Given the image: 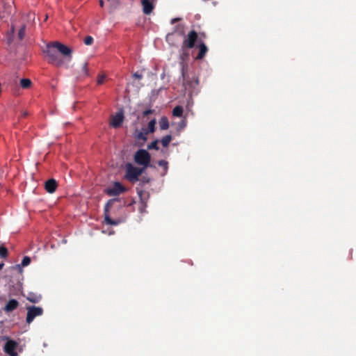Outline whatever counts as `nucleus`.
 I'll list each match as a JSON object with an SVG mask.
<instances>
[{"label":"nucleus","mask_w":356,"mask_h":356,"mask_svg":"<svg viewBox=\"0 0 356 356\" xmlns=\"http://www.w3.org/2000/svg\"><path fill=\"white\" fill-rule=\"evenodd\" d=\"M199 52L195 57V60H202L208 52V47L203 42H200L198 46Z\"/></svg>","instance_id":"14"},{"label":"nucleus","mask_w":356,"mask_h":356,"mask_svg":"<svg viewBox=\"0 0 356 356\" xmlns=\"http://www.w3.org/2000/svg\"><path fill=\"white\" fill-rule=\"evenodd\" d=\"M151 160L149 153L143 149H138L134 154V161L138 165L147 167Z\"/></svg>","instance_id":"5"},{"label":"nucleus","mask_w":356,"mask_h":356,"mask_svg":"<svg viewBox=\"0 0 356 356\" xmlns=\"http://www.w3.org/2000/svg\"><path fill=\"white\" fill-rule=\"evenodd\" d=\"M32 85V82L29 79H22L20 80V86L24 89L29 88Z\"/></svg>","instance_id":"22"},{"label":"nucleus","mask_w":356,"mask_h":356,"mask_svg":"<svg viewBox=\"0 0 356 356\" xmlns=\"http://www.w3.org/2000/svg\"><path fill=\"white\" fill-rule=\"evenodd\" d=\"M147 134H148L147 132H146V131L144 129H143V130L141 131H138L136 134V138H137L138 140H141L145 141L147 140Z\"/></svg>","instance_id":"24"},{"label":"nucleus","mask_w":356,"mask_h":356,"mask_svg":"<svg viewBox=\"0 0 356 356\" xmlns=\"http://www.w3.org/2000/svg\"><path fill=\"white\" fill-rule=\"evenodd\" d=\"M172 140L171 135H166L162 138L161 143L164 147H167Z\"/></svg>","instance_id":"23"},{"label":"nucleus","mask_w":356,"mask_h":356,"mask_svg":"<svg viewBox=\"0 0 356 356\" xmlns=\"http://www.w3.org/2000/svg\"><path fill=\"white\" fill-rule=\"evenodd\" d=\"M133 76L135 79H143V75L141 74H139L138 72H135Z\"/></svg>","instance_id":"34"},{"label":"nucleus","mask_w":356,"mask_h":356,"mask_svg":"<svg viewBox=\"0 0 356 356\" xmlns=\"http://www.w3.org/2000/svg\"><path fill=\"white\" fill-rule=\"evenodd\" d=\"M83 75L87 76L88 75V63L85 62L82 66Z\"/></svg>","instance_id":"31"},{"label":"nucleus","mask_w":356,"mask_h":356,"mask_svg":"<svg viewBox=\"0 0 356 356\" xmlns=\"http://www.w3.org/2000/svg\"><path fill=\"white\" fill-rule=\"evenodd\" d=\"M149 179H144V178H143V182H147H147H149Z\"/></svg>","instance_id":"39"},{"label":"nucleus","mask_w":356,"mask_h":356,"mask_svg":"<svg viewBox=\"0 0 356 356\" xmlns=\"http://www.w3.org/2000/svg\"><path fill=\"white\" fill-rule=\"evenodd\" d=\"M159 127L161 130H166L169 128V121L167 117L163 116L159 122Z\"/></svg>","instance_id":"17"},{"label":"nucleus","mask_w":356,"mask_h":356,"mask_svg":"<svg viewBox=\"0 0 356 356\" xmlns=\"http://www.w3.org/2000/svg\"><path fill=\"white\" fill-rule=\"evenodd\" d=\"M190 48H183L181 47V53L179 54V59L181 60V76L183 77V85L184 86L190 85V82L187 80L186 77V65L184 63L188 60L189 58V52L188 49Z\"/></svg>","instance_id":"2"},{"label":"nucleus","mask_w":356,"mask_h":356,"mask_svg":"<svg viewBox=\"0 0 356 356\" xmlns=\"http://www.w3.org/2000/svg\"><path fill=\"white\" fill-rule=\"evenodd\" d=\"M18 346V343L13 340H8L4 345L3 350L9 356H17L16 349Z\"/></svg>","instance_id":"8"},{"label":"nucleus","mask_w":356,"mask_h":356,"mask_svg":"<svg viewBox=\"0 0 356 356\" xmlns=\"http://www.w3.org/2000/svg\"><path fill=\"white\" fill-rule=\"evenodd\" d=\"M124 120V115L122 112H118L111 118V124L114 128L120 127Z\"/></svg>","instance_id":"11"},{"label":"nucleus","mask_w":356,"mask_h":356,"mask_svg":"<svg viewBox=\"0 0 356 356\" xmlns=\"http://www.w3.org/2000/svg\"><path fill=\"white\" fill-rule=\"evenodd\" d=\"M26 25H23L18 32V38L19 40H22L25 35Z\"/></svg>","instance_id":"28"},{"label":"nucleus","mask_w":356,"mask_h":356,"mask_svg":"<svg viewBox=\"0 0 356 356\" xmlns=\"http://www.w3.org/2000/svg\"><path fill=\"white\" fill-rule=\"evenodd\" d=\"M125 170V178L131 182L137 181L138 180L139 176L143 172V169L135 167L130 163L126 164Z\"/></svg>","instance_id":"3"},{"label":"nucleus","mask_w":356,"mask_h":356,"mask_svg":"<svg viewBox=\"0 0 356 356\" xmlns=\"http://www.w3.org/2000/svg\"><path fill=\"white\" fill-rule=\"evenodd\" d=\"M42 52L45 55L48 63L56 67H60L63 64V60L60 55L67 56L70 59L72 57V49L57 41L47 44Z\"/></svg>","instance_id":"1"},{"label":"nucleus","mask_w":356,"mask_h":356,"mask_svg":"<svg viewBox=\"0 0 356 356\" xmlns=\"http://www.w3.org/2000/svg\"><path fill=\"white\" fill-rule=\"evenodd\" d=\"M8 255V249L3 245H0V257H1V258L6 259V258H7Z\"/></svg>","instance_id":"26"},{"label":"nucleus","mask_w":356,"mask_h":356,"mask_svg":"<svg viewBox=\"0 0 356 356\" xmlns=\"http://www.w3.org/2000/svg\"><path fill=\"white\" fill-rule=\"evenodd\" d=\"M93 38L92 36H86L84 39V43L86 45H91L93 42Z\"/></svg>","instance_id":"30"},{"label":"nucleus","mask_w":356,"mask_h":356,"mask_svg":"<svg viewBox=\"0 0 356 356\" xmlns=\"http://www.w3.org/2000/svg\"><path fill=\"white\" fill-rule=\"evenodd\" d=\"M153 0H142L141 3L143 6V11L145 15H149L154 6L153 5Z\"/></svg>","instance_id":"13"},{"label":"nucleus","mask_w":356,"mask_h":356,"mask_svg":"<svg viewBox=\"0 0 356 356\" xmlns=\"http://www.w3.org/2000/svg\"><path fill=\"white\" fill-rule=\"evenodd\" d=\"M19 302L15 299H10L5 305L3 309L6 312H12L19 307Z\"/></svg>","instance_id":"15"},{"label":"nucleus","mask_w":356,"mask_h":356,"mask_svg":"<svg viewBox=\"0 0 356 356\" xmlns=\"http://www.w3.org/2000/svg\"><path fill=\"white\" fill-rule=\"evenodd\" d=\"M198 42L200 43V40L198 38V34L197 33L194 31L191 30L188 33V34L185 36L183 42H182V47L184 48H190L192 49L195 47V43Z\"/></svg>","instance_id":"6"},{"label":"nucleus","mask_w":356,"mask_h":356,"mask_svg":"<svg viewBox=\"0 0 356 356\" xmlns=\"http://www.w3.org/2000/svg\"><path fill=\"white\" fill-rule=\"evenodd\" d=\"M30 263H31V258L28 256H25L22 261L21 265H16L13 268H17L20 269L21 266H23V267L27 266L28 265L30 264Z\"/></svg>","instance_id":"25"},{"label":"nucleus","mask_w":356,"mask_h":356,"mask_svg":"<svg viewBox=\"0 0 356 356\" xmlns=\"http://www.w3.org/2000/svg\"><path fill=\"white\" fill-rule=\"evenodd\" d=\"M15 27L12 26L10 30L6 33V42L8 45H10L14 40Z\"/></svg>","instance_id":"16"},{"label":"nucleus","mask_w":356,"mask_h":356,"mask_svg":"<svg viewBox=\"0 0 356 356\" xmlns=\"http://www.w3.org/2000/svg\"><path fill=\"white\" fill-rule=\"evenodd\" d=\"M181 29V30H180V32H179L180 35H182V34L184 33V31H183V26L178 25V26H177V29Z\"/></svg>","instance_id":"35"},{"label":"nucleus","mask_w":356,"mask_h":356,"mask_svg":"<svg viewBox=\"0 0 356 356\" xmlns=\"http://www.w3.org/2000/svg\"><path fill=\"white\" fill-rule=\"evenodd\" d=\"M125 190V188L120 182H115L112 188L106 190V193L110 196H116L124 192Z\"/></svg>","instance_id":"9"},{"label":"nucleus","mask_w":356,"mask_h":356,"mask_svg":"<svg viewBox=\"0 0 356 356\" xmlns=\"http://www.w3.org/2000/svg\"><path fill=\"white\" fill-rule=\"evenodd\" d=\"M27 315L26 321L30 324L35 317L42 316L43 314V309L40 307L29 306L27 307Z\"/></svg>","instance_id":"7"},{"label":"nucleus","mask_w":356,"mask_h":356,"mask_svg":"<svg viewBox=\"0 0 356 356\" xmlns=\"http://www.w3.org/2000/svg\"><path fill=\"white\" fill-rule=\"evenodd\" d=\"M104 1H103V0H100V1H99V6H100L101 7H103V6H104Z\"/></svg>","instance_id":"37"},{"label":"nucleus","mask_w":356,"mask_h":356,"mask_svg":"<svg viewBox=\"0 0 356 356\" xmlns=\"http://www.w3.org/2000/svg\"><path fill=\"white\" fill-rule=\"evenodd\" d=\"M186 124H187V120L186 119L184 118L183 120H181L179 124H178V127L179 129H184L186 127Z\"/></svg>","instance_id":"29"},{"label":"nucleus","mask_w":356,"mask_h":356,"mask_svg":"<svg viewBox=\"0 0 356 356\" xmlns=\"http://www.w3.org/2000/svg\"><path fill=\"white\" fill-rule=\"evenodd\" d=\"M158 165L163 168V172H161V175L164 176L165 175H166V173L168 172V161H166L165 160H160L158 162Z\"/></svg>","instance_id":"21"},{"label":"nucleus","mask_w":356,"mask_h":356,"mask_svg":"<svg viewBox=\"0 0 356 356\" xmlns=\"http://www.w3.org/2000/svg\"><path fill=\"white\" fill-rule=\"evenodd\" d=\"M4 266V264L3 262L0 263V270H1L3 268Z\"/></svg>","instance_id":"38"},{"label":"nucleus","mask_w":356,"mask_h":356,"mask_svg":"<svg viewBox=\"0 0 356 356\" xmlns=\"http://www.w3.org/2000/svg\"><path fill=\"white\" fill-rule=\"evenodd\" d=\"M42 297L40 295H37L33 293H29L26 299L33 303H37L39 302L41 300Z\"/></svg>","instance_id":"18"},{"label":"nucleus","mask_w":356,"mask_h":356,"mask_svg":"<svg viewBox=\"0 0 356 356\" xmlns=\"http://www.w3.org/2000/svg\"><path fill=\"white\" fill-rule=\"evenodd\" d=\"M118 201V199H111L109 200L107 203L106 204L104 209V222L105 224L108 225H119L122 221L120 219L113 220L110 217L109 215V210L111 207H112L113 204L115 202Z\"/></svg>","instance_id":"4"},{"label":"nucleus","mask_w":356,"mask_h":356,"mask_svg":"<svg viewBox=\"0 0 356 356\" xmlns=\"http://www.w3.org/2000/svg\"><path fill=\"white\" fill-rule=\"evenodd\" d=\"M159 140L158 139L154 140L149 145H148V147H147L148 149H156V150H159Z\"/></svg>","instance_id":"27"},{"label":"nucleus","mask_w":356,"mask_h":356,"mask_svg":"<svg viewBox=\"0 0 356 356\" xmlns=\"http://www.w3.org/2000/svg\"><path fill=\"white\" fill-rule=\"evenodd\" d=\"M58 187V183L56 179H50L45 181L44 188L49 193H53Z\"/></svg>","instance_id":"12"},{"label":"nucleus","mask_w":356,"mask_h":356,"mask_svg":"<svg viewBox=\"0 0 356 356\" xmlns=\"http://www.w3.org/2000/svg\"><path fill=\"white\" fill-rule=\"evenodd\" d=\"M154 112V110L152 109H147L143 111V116H147L149 114H152Z\"/></svg>","instance_id":"33"},{"label":"nucleus","mask_w":356,"mask_h":356,"mask_svg":"<svg viewBox=\"0 0 356 356\" xmlns=\"http://www.w3.org/2000/svg\"><path fill=\"white\" fill-rule=\"evenodd\" d=\"M184 108L181 106H176L172 110V115L175 117H181Z\"/></svg>","instance_id":"19"},{"label":"nucleus","mask_w":356,"mask_h":356,"mask_svg":"<svg viewBox=\"0 0 356 356\" xmlns=\"http://www.w3.org/2000/svg\"><path fill=\"white\" fill-rule=\"evenodd\" d=\"M179 18H174V19H172L171 23L174 24L175 22H176L179 21Z\"/></svg>","instance_id":"36"},{"label":"nucleus","mask_w":356,"mask_h":356,"mask_svg":"<svg viewBox=\"0 0 356 356\" xmlns=\"http://www.w3.org/2000/svg\"><path fill=\"white\" fill-rule=\"evenodd\" d=\"M106 79V76L104 74H100L97 76V84L101 85L104 83V80Z\"/></svg>","instance_id":"32"},{"label":"nucleus","mask_w":356,"mask_h":356,"mask_svg":"<svg viewBox=\"0 0 356 356\" xmlns=\"http://www.w3.org/2000/svg\"><path fill=\"white\" fill-rule=\"evenodd\" d=\"M156 119H152L147 125V127L146 129H144L147 134L149 133H154L155 131V124H156Z\"/></svg>","instance_id":"20"},{"label":"nucleus","mask_w":356,"mask_h":356,"mask_svg":"<svg viewBox=\"0 0 356 356\" xmlns=\"http://www.w3.org/2000/svg\"><path fill=\"white\" fill-rule=\"evenodd\" d=\"M138 194L140 197L141 207L139 208L140 213L145 211V207H147V202L149 198L148 193L143 191H138Z\"/></svg>","instance_id":"10"}]
</instances>
